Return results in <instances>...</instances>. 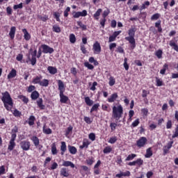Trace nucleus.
<instances>
[{
  "label": "nucleus",
  "instance_id": "obj_60",
  "mask_svg": "<svg viewBox=\"0 0 178 178\" xmlns=\"http://www.w3.org/2000/svg\"><path fill=\"white\" fill-rule=\"evenodd\" d=\"M13 115H14V116L19 117V116H20V115H22V113L20 111H19L17 109H15L13 112Z\"/></svg>",
  "mask_w": 178,
  "mask_h": 178
},
{
  "label": "nucleus",
  "instance_id": "obj_23",
  "mask_svg": "<svg viewBox=\"0 0 178 178\" xmlns=\"http://www.w3.org/2000/svg\"><path fill=\"white\" fill-rule=\"evenodd\" d=\"M31 140L35 147H38V145H40V139L37 136H33L31 138Z\"/></svg>",
  "mask_w": 178,
  "mask_h": 178
},
{
  "label": "nucleus",
  "instance_id": "obj_43",
  "mask_svg": "<svg viewBox=\"0 0 178 178\" xmlns=\"http://www.w3.org/2000/svg\"><path fill=\"white\" fill-rule=\"evenodd\" d=\"M43 133L45 134H52V130L49 128L45 129V127H43Z\"/></svg>",
  "mask_w": 178,
  "mask_h": 178
},
{
  "label": "nucleus",
  "instance_id": "obj_32",
  "mask_svg": "<svg viewBox=\"0 0 178 178\" xmlns=\"http://www.w3.org/2000/svg\"><path fill=\"white\" fill-rule=\"evenodd\" d=\"M170 45L173 47L175 51L178 52V45L173 40L170 41Z\"/></svg>",
  "mask_w": 178,
  "mask_h": 178
},
{
  "label": "nucleus",
  "instance_id": "obj_5",
  "mask_svg": "<svg viewBox=\"0 0 178 178\" xmlns=\"http://www.w3.org/2000/svg\"><path fill=\"white\" fill-rule=\"evenodd\" d=\"M42 48L43 49L42 50L43 54H53L54 52V48L50 47L47 44H42Z\"/></svg>",
  "mask_w": 178,
  "mask_h": 178
},
{
  "label": "nucleus",
  "instance_id": "obj_2",
  "mask_svg": "<svg viewBox=\"0 0 178 178\" xmlns=\"http://www.w3.org/2000/svg\"><path fill=\"white\" fill-rule=\"evenodd\" d=\"M136 31L137 29L131 28L128 32L129 36L125 38V40L129 41V44H131V49H134V48H136V39H134V35H136Z\"/></svg>",
  "mask_w": 178,
  "mask_h": 178
},
{
  "label": "nucleus",
  "instance_id": "obj_54",
  "mask_svg": "<svg viewBox=\"0 0 178 178\" xmlns=\"http://www.w3.org/2000/svg\"><path fill=\"white\" fill-rule=\"evenodd\" d=\"M176 137H178V125L176 127L174 134L172 135V138H176Z\"/></svg>",
  "mask_w": 178,
  "mask_h": 178
},
{
  "label": "nucleus",
  "instance_id": "obj_45",
  "mask_svg": "<svg viewBox=\"0 0 178 178\" xmlns=\"http://www.w3.org/2000/svg\"><path fill=\"white\" fill-rule=\"evenodd\" d=\"M84 65L86 66V67H88V69H89L90 70H92V69H94V65L90 64L88 62L85 63Z\"/></svg>",
  "mask_w": 178,
  "mask_h": 178
},
{
  "label": "nucleus",
  "instance_id": "obj_20",
  "mask_svg": "<svg viewBox=\"0 0 178 178\" xmlns=\"http://www.w3.org/2000/svg\"><path fill=\"white\" fill-rule=\"evenodd\" d=\"M37 105L40 109H45V105L42 104V98L37 100Z\"/></svg>",
  "mask_w": 178,
  "mask_h": 178
},
{
  "label": "nucleus",
  "instance_id": "obj_17",
  "mask_svg": "<svg viewBox=\"0 0 178 178\" xmlns=\"http://www.w3.org/2000/svg\"><path fill=\"white\" fill-rule=\"evenodd\" d=\"M16 147V143H15V140H10L8 149L9 151H13V148Z\"/></svg>",
  "mask_w": 178,
  "mask_h": 178
},
{
  "label": "nucleus",
  "instance_id": "obj_47",
  "mask_svg": "<svg viewBox=\"0 0 178 178\" xmlns=\"http://www.w3.org/2000/svg\"><path fill=\"white\" fill-rule=\"evenodd\" d=\"M115 81L113 76H111L109 79V86L112 87L113 86H115Z\"/></svg>",
  "mask_w": 178,
  "mask_h": 178
},
{
  "label": "nucleus",
  "instance_id": "obj_8",
  "mask_svg": "<svg viewBox=\"0 0 178 178\" xmlns=\"http://www.w3.org/2000/svg\"><path fill=\"white\" fill-rule=\"evenodd\" d=\"M84 16H87V10H83L82 12H76L74 15V17L75 19H77L80 17H84Z\"/></svg>",
  "mask_w": 178,
  "mask_h": 178
},
{
  "label": "nucleus",
  "instance_id": "obj_6",
  "mask_svg": "<svg viewBox=\"0 0 178 178\" xmlns=\"http://www.w3.org/2000/svg\"><path fill=\"white\" fill-rule=\"evenodd\" d=\"M147 144V138L145 137H141L138 140H137L136 145L139 148H141V147H144Z\"/></svg>",
  "mask_w": 178,
  "mask_h": 178
},
{
  "label": "nucleus",
  "instance_id": "obj_15",
  "mask_svg": "<svg viewBox=\"0 0 178 178\" xmlns=\"http://www.w3.org/2000/svg\"><path fill=\"white\" fill-rule=\"evenodd\" d=\"M60 175L64 177H69V172H67V169L65 168H63L60 170Z\"/></svg>",
  "mask_w": 178,
  "mask_h": 178
},
{
  "label": "nucleus",
  "instance_id": "obj_27",
  "mask_svg": "<svg viewBox=\"0 0 178 178\" xmlns=\"http://www.w3.org/2000/svg\"><path fill=\"white\" fill-rule=\"evenodd\" d=\"M163 54V51L161 49H159L155 51V55L158 58V59H162V55Z\"/></svg>",
  "mask_w": 178,
  "mask_h": 178
},
{
  "label": "nucleus",
  "instance_id": "obj_16",
  "mask_svg": "<svg viewBox=\"0 0 178 178\" xmlns=\"http://www.w3.org/2000/svg\"><path fill=\"white\" fill-rule=\"evenodd\" d=\"M66 143L61 142V146H60V151H61V155H65V152H66Z\"/></svg>",
  "mask_w": 178,
  "mask_h": 178
},
{
  "label": "nucleus",
  "instance_id": "obj_49",
  "mask_svg": "<svg viewBox=\"0 0 178 178\" xmlns=\"http://www.w3.org/2000/svg\"><path fill=\"white\" fill-rule=\"evenodd\" d=\"M136 165H138L139 166H141L143 163H144V161H143L141 159H138L136 161H135Z\"/></svg>",
  "mask_w": 178,
  "mask_h": 178
},
{
  "label": "nucleus",
  "instance_id": "obj_25",
  "mask_svg": "<svg viewBox=\"0 0 178 178\" xmlns=\"http://www.w3.org/2000/svg\"><path fill=\"white\" fill-rule=\"evenodd\" d=\"M49 85V81L48 79H43L42 81H40V86H42V87H48Z\"/></svg>",
  "mask_w": 178,
  "mask_h": 178
},
{
  "label": "nucleus",
  "instance_id": "obj_42",
  "mask_svg": "<svg viewBox=\"0 0 178 178\" xmlns=\"http://www.w3.org/2000/svg\"><path fill=\"white\" fill-rule=\"evenodd\" d=\"M136 156H137L136 154H129L127 157L126 161H133V159H134V158H136Z\"/></svg>",
  "mask_w": 178,
  "mask_h": 178
},
{
  "label": "nucleus",
  "instance_id": "obj_11",
  "mask_svg": "<svg viewBox=\"0 0 178 178\" xmlns=\"http://www.w3.org/2000/svg\"><path fill=\"white\" fill-rule=\"evenodd\" d=\"M47 70L50 74H56L58 73V70L55 67L49 66Z\"/></svg>",
  "mask_w": 178,
  "mask_h": 178
},
{
  "label": "nucleus",
  "instance_id": "obj_18",
  "mask_svg": "<svg viewBox=\"0 0 178 178\" xmlns=\"http://www.w3.org/2000/svg\"><path fill=\"white\" fill-rule=\"evenodd\" d=\"M88 145H90V141L87 139H84L83 141V145L80 146L81 149L83 148H88Z\"/></svg>",
  "mask_w": 178,
  "mask_h": 178
},
{
  "label": "nucleus",
  "instance_id": "obj_28",
  "mask_svg": "<svg viewBox=\"0 0 178 178\" xmlns=\"http://www.w3.org/2000/svg\"><path fill=\"white\" fill-rule=\"evenodd\" d=\"M161 20H159L155 23V27L158 29L159 33H162V27L161 26Z\"/></svg>",
  "mask_w": 178,
  "mask_h": 178
},
{
  "label": "nucleus",
  "instance_id": "obj_12",
  "mask_svg": "<svg viewBox=\"0 0 178 178\" xmlns=\"http://www.w3.org/2000/svg\"><path fill=\"white\" fill-rule=\"evenodd\" d=\"M38 97H40V93H38L37 90H34L31 95V98L33 99V101L38 99Z\"/></svg>",
  "mask_w": 178,
  "mask_h": 178
},
{
  "label": "nucleus",
  "instance_id": "obj_41",
  "mask_svg": "<svg viewBox=\"0 0 178 178\" xmlns=\"http://www.w3.org/2000/svg\"><path fill=\"white\" fill-rule=\"evenodd\" d=\"M53 31L55 33H60V27L58 25H54L53 26Z\"/></svg>",
  "mask_w": 178,
  "mask_h": 178
},
{
  "label": "nucleus",
  "instance_id": "obj_33",
  "mask_svg": "<svg viewBox=\"0 0 178 178\" xmlns=\"http://www.w3.org/2000/svg\"><path fill=\"white\" fill-rule=\"evenodd\" d=\"M152 155V150H151V147H149L146 150V154L145 155V158H151Z\"/></svg>",
  "mask_w": 178,
  "mask_h": 178
},
{
  "label": "nucleus",
  "instance_id": "obj_10",
  "mask_svg": "<svg viewBox=\"0 0 178 178\" xmlns=\"http://www.w3.org/2000/svg\"><path fill=\"white\" fill-rule=\"evenodd\" d=\"M22 33H24V38L26 40V41H29L30 38H31V35H30V33H29L27 29H22Z\"/></svg>",
  "mask_w": 178,
  "mask_h": 178
},
{
  "label": "nucleus",
  "instance_id": "obj_58",
  "mask_svg": "<svg viewBox=\"0 0 178 178\" xmlns=\"http://www.w3.org/2000/svg\"><path fill=\"white\" fill-rule=\"evenodd\" d=\"M113 48H116V43L110 44L109 49L111 51V52H113Z\"/></svg>",
  "mask_w": 178,
  "mask_h": 178
},
{
  "label": "nucleus",
  "instance_id": "obj_24",
  "mask_svg": "<svg viewBox=\"0 0 178 178\" xmlns=\"http://www.w3.org/2000/svg\"><path fill=\"white\" fill-rule=\"evenodd\" d=\"M68 149L70 154H72V155H74L77 152V149H76L74 146L68 145Z\"/></svg>",
  "mask_w": 178,
  "mask_h": 178
},
{
  "label": "nucleus",
  "instance_id": "obj_50",
  "mask_svg": "<svg viewBox=\"0 0 178 178\" xmlns=\"http://www.w3.org/2000/svg\"><path fill=\"white\" fill-rule=\"evenodd\" d=\"M22 8H23V3H21L18 4V5H15L13 6V9L15 10H16L17 9H22Z\"/></svg>",
  "mask_w": 178,
  "mask_h": 178
},
{
  "label": "nucleus",
  "instance_id": "obj_56",
  "mask_svg": "<svg viewBox=\"0 0 178 178\" xmlns=\"http://www.w3.org/2000/svg\"><path fill=\"white\" fill-rule=\"evenodd\" d=\"M140 124V120H136L131 124L132 127H137V125Z\"/></svg>",
  "mask_w": 178,
  "mask_h": 178
},
{
  "label": "nucleus",
  "instance_id": "obj_22",
  "mask_svg": "<svg viewBox=\"0 0 178 178\" xmlns=\"http://www.w3.org/2000/svg\"><path fill=\"white\" fill-rule=\"evenodd\" d=\"M41 80H42V76H36L33 79V84H40Z\"/></svg>",
  "mask_w": 178,
  "mask_h": 178
},
{
  "label": "nucleus",
  "instance_id": "obj_1",
  "mask_svg": "<svg viewBox=\"0 0 178 178\" xmlns=\"http://www.w3.org/2000/svg\"><path fill=\"white\" fill-rule=\"evenodd\" d=\"M1 101L4 104V108L8 111H12V108H13V99L10 97V94L9 92L6 91L2 93Z\"/></svg>",
  "mask_w": 178,
  "mask_h": 178
},
{
  "label": "nucleus",
  "instance_id": "obj_53",
  "mask_svg": "<svg viewBox=\"0 0 178 178\" xmlns=\"http://www.w3.org/2000/svg\"><path fill=\"white\" fill-rule=\"evenodd\" d=\"M116 126H118V124L116 123H111L110 127L111 129V131H114V130H116Z\"/></svg>",
  "mask_w": 178,
  "mask_h": 178
},
{
  "label": "nucleus",
  "instance_id": "obj_44",
  "mask_svg": "<svg viewBox=\"0 0 178 178\" xmlns=\"http://www.w3.org/2000/svg\"><path fill=\"white\" fill-rule=\"evenodd\" d=\"M104 154H109L112 152V148L111 147H106L103 150Z\"/></svg>",
  "mask_w": 178,
  "mask_h": 178
},
{
  "label": "nucleus",
  "instance_id": "obj_30",
  "mask_svg": "<svg viewBox=\"0 0 178 178\" xmlns=\"http://www.w3.org/2000/svg\"><path fill=\"white\" fill-rule=\"evenodd\" d=\"M35 120V117L34 115H31L29 119V126H33L34 125V121Z\"/></svg>",
  "mask_w": 178,
  "mask_h": 178
},
{
  "label": "nucleus",
  "instance_id": "obj_61",
  "mask_svg": "<svg viewBox=\"0 0 178 178\" xmlns=\"http://www.w3.org/2000/svg\"><path fill=\"white\" fill-rule=\"evenodd\" d=\"M17 60H18V62H22V60H23V54H18L16 57Z\"/></svg>",
  "mask_w": 178,
  "mask_h": 178
},
{
  "label": "nucleus",
  "instance_id": "obj_29",
  "mask_svg": "<svg viewBox=\"0 0 178 178\" xmlns=\"http://www.w3.org/2000/svg\"><path fill=\"white\" fill-rule=\"evenodd\" d=\"M85 102L88 105V106H92V105L94 104V102L88 97H85Z\"/></svg>",
  "mask_w": 178,
  "mask_h": 178
},
{
  "label": "nucleus",
  "instance_id": "obj_46",
  "mask_svg": "<svg viewBox=\"0 0 178 178\" xmlns=\"http://www.w3.org/2000/svg\"><path fill=\"white\" fill-rule=\"evenodd\" d=\"M156 86L158 87H161V86H163V82L162 81V80H161L158 78L156 79Z\"/></svg>",
  "mask_w": 178,
  "mask_h": 178
},
{
  "label": "nucleus",
  "instance_id": "obj_57",
  "mask_svg": "<svg viewBox=\"0 0 178 178\" xmlns=\"http://www.w3.org/2000/svg\"><path fill=\"white\" fill-rule=\"evenodd\" d=\"M89 138L90 140H91L92 141H95V134L94 133H91L89 134Z\"/></svg>",
  "mask_w": 178,
  "mask_h": 178
},
{
  "label": "nucleus",
  "instance_id": "obj_38",
  "mask_svg": "<svg viewBox=\"0 0 178 178\" xmlns=\"http://www.w3.org/2000/svg\"><path fill=\"white\" fill-rule=\"evenodd\" d=\"M102 12V9L99 8L96 13L94 14V17L96 18L97 20H98V17L101 15V13Z\"/></svg>",
  "mask_w": 178,
  "mask_h": 178
},
{
  "label": "nucleus",
  "instance_id": "obj_26",
  "mask_svg": "<svg viewBox=\"0 0 178 178\" xmlns=\"http://www.w3.org/2000/svg\"><path fill=\"white\" fill-rule=\"evenodd\" d=\"M63 166L68 167L70 166V168H74V164L72 161H63Z\"/></svg>",
  "mask_w": 178,
  "mask_h": 178
},
{
  "label": "nucleus",
  "instance_id": "obj_3",
  "mask_svg": "<svg viewBox=\"0 0 178 178\" xmlns=\"http://www.w3.org/2000/svg\"><path fill=\"white\" fill-rule=\"evenodd\" d=\"M122 115H123V107L122 105H119L118 107L114 106L113 107V116L116 119H120L122 118Z\"/></svg>",
  "mask_w": 178,
  "mask_h": 178
},
{
  "label": "nucleus",
  "instance_id": "obj_40",
  "mask_svg": "<svg viewBox=\"0 0 178 178\" xmlns=\"http://www.w3.org/2000/svg\"><path fill=\"white\" fill-rule=\"evenodd\" d=\"M77 24L79 26V27H81V29H82V30H87V26L84 25L83 22L78 21Z\"/></svg>",
  "mask_w": 178,
  "mask_h": 178
},
{
  "label": "nucleus",
  "instance_id": "obj_34",
  "mask_svg": "<svg viewBox=\"0 0 178 178\" xmlns=\"http://www.w3.org/2000/svg\"><path fill=\"white\" fill-rule=\"evenodd\" d=\"M28 59L31 62L32 66H34V65L37 63V58L35 57L32 56L31 58L30 56H28Z\"/></svg>",
  "mask_w": 178,
  "mask_h": 178
},
{
  "label": "nucleus",
  "instance_id": "obj_13",
  "mask_svg": "<svg viewBox=\"0 0 178 178\" xmlns=\"http://www.w3.org/2000/svg\"><path fill=\"white\" fill-rule=\"evenodd\" d=\"M58 84L60 92H63V91H65V84H63V82L61 80H58Z\"/></svg>",
  "mask_w": 178,
  "mask_h": 178
},
{
  "label": "nucleus",
  "instance_id": "obj_48",
  "mask_svg": "<svg viewBox=\"0 0 178 178\" xmlns=\"http://www.w3.org/2000/svg\"><path fill=\"white\" fill-rule=\"evenodd\" d=\"M116 141H118V138H116V136H114L110 138V140H108V143H110V144H115Z\"/></svg>",
  "mask_w": 178,
  "mask_h": 178
},
{
  "label": "nucleus",
  "instance_id": "obj_37",
  "mask_svg": "<svg viewBox=\"0 0 178 178\" xmlns=\"http://www.w3.org/2000/svg\"><path fill=\"white\" fill-rule=\"evenodd\" d=\"M18 98L19 99H21L22 101H23V102L24 104H27V102H29V98L26 97V96L24 95H19L18 96Z\"/></svg>",
  "mask_w": 178,
  "mask_h": 178
},
{
  "label": "nucleus",
  "instance_id": "obj_14",
  "mask_svg": "<svg viewBox=\"0 0 178 178\" xmlns=\"http://www.w3.org/2000/svg\"><path fill=\"white\" fill-rule=\"evenodd\" d=\"M15 33H16V27H15V26L11 27L10 33H9V35H10L11 40H13V38H15Z\"/></svg>",
  "mask_w": 178,
  "mask_h": 178
},
{
  "label": "nucleus",
  "instance_id": "obj_9",
  "mask_svg": "<svg viewBox=\"0 0 178 178\" xmlns=\"http://www.w3.org/2000/svg\"><path fill=\"white\" fill-rule=\"evenodd\" d=\"M60 102L61 104H66L69 101V97L63 95V92H60Z\"/></svg>",
  "mask_w": 178,
  "mask_h": 178
},
{
  "label": "nucleus",
  "instance_id": "obj_19",
  "mask_svg": "<svg viewBox=\"0 0 178 178\" xmlns=\"http://www.w3.org/2000/svg\"><path fill=\"white\" fill-rule=\"evenodd\" d=\"M118 97V93H114L111 95V97L108 99V102H115Z\"/></svg>",
  "mask_w": 178,
  "mask_h": 178
},
{
  "label": "nucleus",
  "instance_id": "obj_39",
  "mask_svg": "<svg viewBox=\"0 0 178 178\" xmlns=\"http://www.w3.org/2000/svg\"><path fill=\"white\" fill-rule=\"evenodd\" d=\"M159 17H161V14H159V13H156V14H154V15L151 17V20H158V19H159Z\"/></svg>",
  "mask_w": 178,
  "mask_h": 178
},
{
  "label": "nucleus",
  "instance_id": "obj_62",
  "mask_svg": "<svg viewBox=\"0 0 178 178\" xmlns=\"http://www.w3.org/2000/svg\"><path fill=\"white\" fill-rule=\"evenodd\" d=\"M35 90V86H30L29 88H28V92H31L33 91H34Z\"/></svg>",
  "mask_w": 178,
  "mask_h": 178
},
{
  "label": "nucleus",
  "instance_id": "obj_52",
  "mask_svg": "<svg viewBox=\"0 0 178 178\" xmlns=\"http://www.w3.org/2000/svg\"><path fill=\"white\" fill-rule=\"evenodd\" d=\"M99 107V104H94L92 107V108L90 109V113L94 112V111H97V109H98V108Z\"/></svg>",
  "mask_w": 178,
  "mask_h": 178
},
{
  "label": "nucleus",
  "instance_id": "obj_35",
  "mask_svg": "<svg viewBox=\"0 0 178 178\" xmlns=\"http://www.w3.org/2000/svg\"><path fill=\"white\" fill-rule=\"evenodd\" d=\"M169 69V65L168 64H164L163 69L161 70L160 73L161 74H165L166 70Z\"/></svg>",
  "mask_w": 178,
  "mask_h": 178
},
{
  "label": "nucleus",
  "instance_id": "obj_31",
  "mask_svg": "<svg viewBox=\"0 0 178 178\" xmlns=\"http://www.w3.org/2000/svg\"><path fill=\"white\" fill-rule=\"evenodd\" d=\"M51 154L53 155H56V154H58V150L56 149V145H55V143H53L51 145Z\"/></svg>",
  "mask_w": 178,
  "mask_h": 178
},
{
  "label": "nucleus",
  "instance_id": "obj_7",
  "mask_svg": "<svg viewBox=\"0 0 178 178\" xmlns=\"http://www.w3.org/2000/svg\"><path fill=\"white\" fill-rule=\"evenodd\" d=\"M94 54H100L101 52V44L98 42H96L93 44Z\"/></svg>",
  "mask_w": 178,
  "mask_h": 178
},
{
  "label": "nucleus",
  "instance_id": "obj_21",
  "mask_svg": "<svg viewBox=\"0 0 178 178\" xmlns=\"http://www.w3.org/2000/svg\"><path fill=\"white\" fill-rule=\"evenodd\" d=\"M17 72L16 70L13 69L10 72L8 75V79H13L14 77H16Z\"/></svg>",
  "mask_w": 178,
  "mask_h": 178
},
{
  "label": "nucleus",
  "instance_id": "obj_51",
  "mask_svg": "<svg viewBox=\"0 0 178 178\" xmlns=\"http://www.w3.org/2000/svg\"><path fill=\"white\" fill-rule=\"evenodd\" d=\"M124 67L125 70H129V64H127V58L124 59Z\"/></svg>",
  "mask_w": 178,
  "mask_h": 178
},
{
  "label": "nucleus",
  "instance_id": "obj_63",
  "mask_svg": "<svg viewBox=\"0 0 178 178\" xmlns=\"http://www.w3.org/2000/svg\"><path fill=\"white\" fill-rule=\"evenodd\" d=\"M110 13V11L108 9L104 11V13H103V17L104 19H105V17H106V16H108V15H109Z\"/></svg>",
  "mask_w": 178,
  "mask_h": 178
},
{
  "label": "nucleus",
  "instance_id": "obj_36",
  "mask_svg": "<svg viewBox=\"0 0 178 178\" xmlns=\"http://www.w3.org/2000/svg\"><path fill=\"white\" fill-rule=\"evenodd\" d=\"M70 42H71V44L76 42V35L73 33L70 35Z\"/></svg>",
  "mask_w": 178,
  "mask_h": 178
},
{
  "label": "nucleus",
  "instance_id": "obj_4",
  "mask_svg": "<svg viewBox=\"0 0 178 178\" xmlns=\"http://www.w3.org/2000/svg\"><path fill=\"white\" fill-rule=\"evenodd\" d=\"M19 145L23 151H29L30 149L31 145L28 140L21 141Z\"/></svg>",
  "mask_w": 178,
  "mask_h": 178
},
{
  "label": "nucleus",
  "instance_id": "obj_64",
  "mask_svg": "<svg viewBox=\"0 0 178 178\" xmlns=\"http://www.w3.org/2000/svg\"><path fill=\"white\" fill-rule=\"evenodd\" d=\"M167 129H172V121L168 120L166 124Z\"/></svg>",
  "mask_w": 178,
  "mask_h": 178
},
{
  "label": "nucleus",
  "instance_id": "obj_59",
  "mask_svg": "<svg viewBox=\"0 0 178 178\" xmlns=\"http://www.w3.org/2000/svg\"><path fill=\"white\" fill-rule=\"evenodd\" d=\"M39 19H40V20H42V22H47V20H48V16L47 15H44V16H39Z\"/></svg>",
  "mask_w": 178,
  "mask_h": 178
},
{
  "label": "nucleus",
  "instance_id": "obj_55",
  "mask_svg": "<svg viewBox=\"0 0 178 178\" xmlns=\"http://www.w3.org/2000/svg\"><path fill=\"white\" fill-rule=\"evenodd\" d=\"M84 120L88 124H91V123H92V121H91V118H90V117H85Z\"/></svg>",
  "mask_w": 178,
  "mask_h": 178
}]
</instances>
